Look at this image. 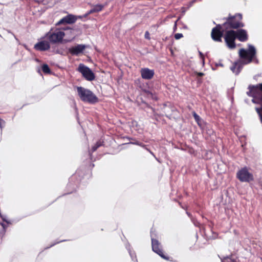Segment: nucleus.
<instances>
[{"mask_svg": "<svg viewBox=\"0 0 262 262\" xmlns=\"http://www.w3.org/2000/svg\"><path fill=\"white\" fill-rule=\"evenodd\" d=\"M152 249V250L161 257L167 259L168 258L163 254L162 250L161 249L160 243L157 239L151 238Z\"/></svg>", "mask_w": 262, "mask_h": 262, "instance_id": "obj_9", "label": "nucleus"}, {"mask_svg": "<svg viewBox=\"0 0 262 262\" xmlns=\"http://www.w3.org/2000/svg\"><path fill=\"white\" fill-rule=\"evenodd\" d=\"M103 8V5H96L94 6V7L91 9L90 11L88 13V14H91L95 12H98L102 10Z\"/></svg>", "mask_w": 262, "mask_h": 262, "instance_id": "obj_14", "label": "nucleus"}, {"mask_svg": "<svg viewBox=\"0 0 262 262\" xmlns=\"http://www.w3.org/2000/svg\"><path fill=\"white\" fill-rule=\"evenodd\" d=\"M248 47V50L244 49L239 50V55L242 60L235 62L233 66L230 68L231 70L236 74L240 72L243 64L251 62L255 55L256 50L254 47L251 45H249Z\"/></svg>", "mask_w": 262, "mask_h": 262, "instance_id": "obj_1", "label": "nucleus"}, {"mask_svg": "<svg viewBox=\"0 0 262 262\" xmlns=\"http://www.w3.org/2000/svg\"><path fill=\"white\" fill-rule=\"evenodd\" d=\"M222 28V26L218 25L216 27L212 29L211 32V37L213 40L219 42L222 41V37L223 34V32L224 31V30H223L222 31H221Z\"/></svg>", "mask_w": 262, "mask_h": 262, "instance_id": "obj_8", "label": "nucleus"}, {"mask_svg": "<svg viewBox=\"0 0 262 262\" xmlns=\"http://www.w3.org/2000/svg\"><path fill=\"white\" fill-rule=\"evenodd\" d=\"M2 217L3 220L4 221H5V222H7V221L6 220V219H5V218L3 217L2 216Z\"/></svg>", "mask_w": 262, "mask_h": 262, "instance_id": "obj_27", "label": "nucleus"}, {"mask_svg": "<svg viewBox=\"0 0 262 262\" xmlns=\"http://www.w3.org/2000/svg\"><path fill=\"white\" fill-rule=\"evenodd\" d=\"M221 260L222 262H237L236 259L229 256L221 258Z\"/></svg>", "mask_w": 262, "mask_h": 262, "instance_id": "obj_15", "label": "nucleus"}, {"mask_svg": "<svg viewBox=\"0 0 262 262\" xmlns=\"http://www.w3.org/2000/svg\"><path fill=\"white\" fill-rule=\"evenodd\" d=\"M5 125V121L0 119V127L2 128L3 127V125Z\"/></svg>", "mask_w": 262, "mask_h": 262, "instance_id": "obj_22", "label": "nucleus"}, {"mask_svg": "<svg viewBox=\"0 0 262 262\" xmlns=\"http://www.w3.org/2000/svg\"><path fill=\"white\" fill-rule=\"evenodd\" d=\"M144 36H145V38L149 40L150 39V34L148 31L145 32Z\"/></svg>", "mask_w": 262, "mask_h": 262, "instance_id": "obj_20", "label": "nucleus"}, {"mask_svg": "<svg viewBox=\"0 0 262 262\" xmlns=\"http://www.w3.org/2000/svg\"><path fill=\"white\" fill-rule=\"evenodd\" d=\"M150 154H151L152 155H154V154H153V153L152 152L150 151Z\"/></svg>", "mask_w": 262, "mask_h": 262, "instance_id": "obj_29", "label": "nucleus"}, {"mask_svg": "<svg viewBox=\"0 0 262 262\" xmlns=\"http://www.w3.org/2000/svg\"><path fill=\"white\" fill-rule=\"evenodd\" d=\"M242 18V16L241 14L229 17L227 21L224 23L223 26L225 29H237L238 28L243 27L244 25L241 21Z\"/></svg>", "mask_w": 262, "mask_h": 262, "instance_id": "obj_5", "label": "nucleus"}, {"mask_svg": "<svg viewBox=\"0 0 262 262\" xmlns=\"http://www.w3.org/2000/svg\"><path fill=\"white\" fill-rule=\"evenodd\" d=\"M129 253L130 254L131 257L133 258L134 254L133 253H132L130 251H129Z\"/></svg>", "mask_w": 262, "mask_h": 262, "instance_id": "obj_25", "label": "nucleus"}, {"mask_svg": "<svg viewBox=\"0 0 262 262\" xmlns=\"http://www.w3.org/2000/svg\"><path fill=\"white\" fill-rule=\"evenodd\" d=\"M141 75L142 78L144 79H151L155 74L154 71L153 70H150L148 68H142L140 71Z\"/></svg>", "mask_w": 262, "mask_h": 262, "instance_id": "obj_12", "label": "nucleus"}, {"mask_svg": "<svg viewBox=\"0 0 262 262\" xmlns=\"http://www.w3.org/2000/svg\"><path fill=\"white\" fill-rule=\"evenodd\" d=\"M193 116L194 117V118L195 120V121L198 123V125H201V118L200 117V116L196 114V113L195 112H193Z\"/></svg>", "mask_w": 262, "mask_h": 262, "instance_id": "obj_16", "label": "nucleus"}, {"mask_svg": "<svg viewBox=\"0 0 262 262\" xmlns=\"http://www.w3.org/2000/svg\"><path fill=\"white\" fill-rule=\"evenodd\" d=\"M177 21H178V20H177V21H175V23H174V28H173L174 31H175V30H176V29H177Z\"/></svg>", "mask_w": 262, "mask_h": 262, "instance_id": "obj_23", "label": "nucleus"}, {"mask_svg": "<svg viewBox=\"0 0 262 262\" xmlns=\"http://www.w3.org/2000/svg\"><path fill=\"white\" fill-rule=\"evenodd\" d=\"M79 97L82 101L90 103H95L98 101V98L90 90L79 86L77 88Z\"/></svg>", "mask_w": 262, "mask_h": 262, "instance_id": "obj_4", "label": "nucleus"}, {"mask_svg": "<svg viewBox=\"0 0 262 262\" xmlns=\"http://www.w3.org/2000/svg\"><path fill=\"white\" fill-rule=\"evenodd\" d=\"M196 0H193L190 3V6L192 5V4L196 1Z\"/></svg>", "mask_w": 262, "mask_h": 262, "instance_id": "obj_24", "label": "nucleus"}, {"mask_svg": "<svg viewBox=\"0 0 262 262\" xmlns=\"http://www.w3.org/2000/svg\"><path fill=\"white\" fill-rule=\"evenodd\" d=\"M183 37L182 33H177L174 35V38L176 39H179Z\"/></svg>", "mask_w": 262, "mask_h": 262, "instance_id": "obj_19", "label": "nucleus"}, {"mask_svg": "<svg viewBox=\"0 0 262 262\" xmlns=\"http://www.w3.org/2000/svg\"><path fill=\"white\" fill-rule=\"evenodd\" d=\"M64 30H69L70 33H72L73 30L68 28L62 29H51L50 31L46 33L43 38L48 39L51 43H58L62 42H68L72 41L74 39V35L73 34L71 38H64L63 37L66 35Z\"/></svg>", "mask_w": 262, "mask_h": 262, "instance_id": "obj_2", "label": "nucleus"}, {"mask_svg": "<svg viewBox=\"0 0 262 262\" xmlns=\"http://www.w3.org/2000/svg\"><path fill=\"white\" fill-rule=\"evenodd\" d=\"M42 70L45 73H46V74L50 73V68H49V66L46 64H44L42 65Z\"/></svg>", "mask_w": 262, "mask_h": 262, "instance_id": "obj_17", "label": "nucleus"}, {"mask_svg": "<svg viewBox=\"0 0 262 262\" xmlns=\"http://www.w3.org/2000/svg\"><path fill=\"white\" fill-rule=\"evenodd\" d=\"M76 20V17L72 14H69L61 19L57 24L56 25H60L61 24H71L74 23Z\"/></svg>", "mask_w": 262, "mask_h": 262, "instance_id": "obj_13", "label": "nucleus"}, {"mask_svg": "<svg viewBox=\"0 0 262 262\" xmlns=\"http://www.w3.org/2000/svg\"><path fill=\"white\" fill-rule=\"evenodd\" d=\"M203 75H204V74L203 73H198V75H199V76H202Z\"/></svg>", "mask_w": 262, "mask_h": 262, "instance_id": "obj_26", "label": "nucleus"}, {"mask_svg": "<svg viewBox=\"0 0 262 262\" xmlns=\"http://www.w3.org/2000/svg\"><path fill=\"white\" fill-rule=\"evenodd\" d=\"M236 38L241 41H246L248 39L247 31L244 29H239L237 31L229 30L226 32L225 41L229 49H233L236 47L235 40Z\"/></svg>", "mask_w": 262, "mask_h": 262, "instance_id": "obj_3", "label": "nucleus"}, {"mask_svg": "<svg viewBox=\"0 0 262 262\" xmlns=\"http://www.w3.org/2000/svg\"><path fill=\"white\" fill-rule=\"evenodd\" d=\"M237 179L243 182H249L253 180V175L249 172L247 167L239 170L236 174Z\"/></svg>", "mask_w": 262, "mask_h": 262, "instance_id": "obj_6", "label": "nucleus"}, {"mask_svg": "<svg viewBox=\"0 0 262 262\" xmlns=\"http://www.w3.org/2000/svg\"><path fill=\"white\" fill-rule=\"evenodd\" d=\"M78 71L81 73L83 77L88 81H92L95 78V75L92 70L83 64L79 65Z\"/></svg>", "mask_w": 262, "mask_h": 262, "instance_id": "obj_7", "label": "nucleus"}, {"mask_svg": "<svg viewBox=\"0 0 262 262\" xmlns=\"http://www.w3.org/2000/svg\"><path fill=\"white\" fill-rule=\"evenodd\" d=\"M86 47L83 45H77L74 47L70 48L69 52L73 55H78L83 52Z\"/></svg>", "mask_w": 262, "mask_h": 262, "instance_id": "obj_11", "label": "nucleus"}, {"mask_svg": "<svg viewBox=\"0 0 262 262\" xmlns=\"http://www.w3.org/2000/svg\"><path fill=\"white\" fill-rule=\"evenodd\" d=\"M199 54H200V58L202 59V62H203V63L204 64V55L203 54L200 52V51H199Z\"/></svg>", "mask_w": 262, "mask_h": 262, "instance_id": "obj_21", "label": "nucleus"}, {"mask_svg": "<svg viewBox=\"0 0 262 262\" xmlns=\"http://www.w3.org/2000/svg\"><path fill=\"white\" fill-rule=\"evenodd\" d=\"M50 41H48L47 40H42L37 43H36L34 46V48L36 50L44 51H47L50 48Z\"/></svg>", "mask_w": 262, "mask_h": 262, "instance_id": "obj_10", "label": "nucleus"}, {"mask_svg": "<svg viewBox=\"0 0 262 262\" xmlns=\"http://www.w3.org/2000/svg\"><path fill=\"white\" fill-rule=\"evenodd\" d=\"M102 145V142L101 141H98L96 144L94 146H93L92 148V151L94 152L95 151V150H97V149L100 147V146Z\"/></svg>", "mask_w": 262, "mask_h": 262, "instance_id": "obj_18", "label": "nucleus"}, {"mask_svg": "<svg viewBox=\"0 0 262 262\" xmlns=\"http://www.w3.org/2000/svg\"><path fill=\"white\" fill-rule=\"evenodd\" d=\"M2 225L3 226V227L4 228H5L4 225V224H2Z\"/></svg>", "mask_w": 262, "mask_h": 262, "instance_id": "obj_28", "label": "nucleus"}]
</instances>
